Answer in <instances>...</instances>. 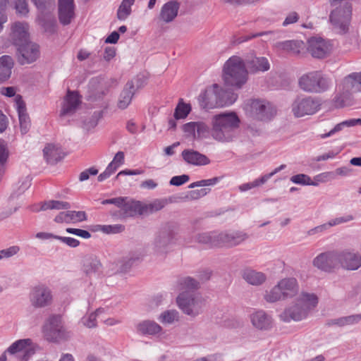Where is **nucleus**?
<instances>
[{"label": "nucleus", "mask_w": 361, "mask_h": 361, "mask_svg": "<svg viewBox=\"0 0 361 361\" xmlns=\"http://www.w3.org/2000/svg\"><path fill=\"white\" fill-rule=\"evenodd\" d=\"M248 235L240 231H224L217 233V247H232L246 240Z\"/></svg>", "instance_id": "4468645a"}, {"label": "nucleus", "mask_w": 361, "mask_h": 361, "mask_svg": "<svg viewBox=\"0 0 361 361\" xmlns=\"http://www.w3.org/2000/svg\"><path fill=\"white\" fill-rule=\"evenodd\" d=\"M32 341L30 338L20 339L14 342L6 351L11 355L17 354L23 361H27L34 354L31 348Z\"/></svg>", "instance_id": "6ab92c4d"}, {"label": "nucleus", "mask_w": 361, "mask_h": 361, "mask_svg": "<svg viewBox=\"0 0 361 361\" xmlns=\"http://www.w3.org/2000/svg\"><path fill=\"white\" fill-rule=\"evenodd\" d=\"M354 219V216L352 214H347L343 216H340L330 220L329 225L331 227L339 225L341 224L347 223Z\"/></svg>", "instance_id": "e2e57ef3"}, {"label": "nucleus", "mask_w": 361, "mask_h": 361, "mask_svg": "<svg viewBox=\"0 0 361 361\" xmlns=\"http://www.w3.org/2000/svg\"><path fill=\"white\" fill-rule=\"evenodd\" d=\"M318 304V298L314 293L302 292L297 298L295 304L286 309L281 314L285 322L290 319L300 321L306 318L309 312Z\"/></svg>", "instance_id": "7ed1b4c3"}, {"label": "nucleus", "mask_w": 361, "mask_h": 361, "mask_svg": "<svg viewBox=\"0 0 361 361\" xmlns=\"http://www.w3.org/2000/svg\"><path fill=\"white\" fill-rule=\"evenodd\" d=\"M68 224H75L87 220V214L83 211H68Z\"/></svg>", "instance_id": "603ef678"}, {"label": "nucleus", "mask_w": 361, "mask_h": 361, "mask_svg": "<svg viewBox=\"0 0 361 361\" xmlns=\"http://www.w3.org/2000/svg\"><path fill=\"white\" fill-rule=\"evenodd\" d=\"M74 0H59L58 16L61 24L68 25L75 17Z\"/></svg>", "instance_id": "aec40b11"}, {"label": "nucleus", "mask_w": 361, "mask_h": 361, "mask_svg": "<svg viewBox=\"0 0 361 361\" xmlns=\"http://www.w3.org/2000/svg\"><path fill=\"white\" fill-rule=\"evenodd\" d=\"M183 160L189 164L196 166H204L210 163L209 159L193 149H185L181 153Z\"/></svg>", "instance_id": "b1692460"}, {"label": "nucleus", "mask_w": 361, "mask_h": 361, "mask_svg": "<svg viewBox=\"0 0 361 361\" xmlns=\"http://www.w3.org/2000/svg\"><path fill=\"white\" fill-rule=\"evenodd\" d=\"M276 47L292 55H300L305 49V44L301 40H287L277 42Z\"/></svg>", "instance_id": "7c9ffc66"}, {"label": "nucleus", "mask_w": 361, "mask_h": 361, "mask_svg": "<svg viewBox=\"0 0 361 361\" xmlns=\"http://www.w3.org/2000/svg\"><path fill=\"white\" fill-rule=\"evenodd\" d=\"M219 99H232V101L231 103L228 104V105H231L233 104L235 100L237 99L238 95L235 94L232 90H224L221 88L219 86Z\"/></svg>", "instance_id": "052dcab7"}, {"label": "nucleus", "mask_w": 361, "mask_h": 361, "mask_svg": "<svg viewBox=\"0 0 361 361\" xmlns=\"http://www.w3.org/2000/svg\"><path fill=\"white\" fill-rule=\"evenodd\" d=\"M13 65L14 61L11 56L4 55L0 57V83L10 78Z\"/></svg>", "instance_id": "72a5a7b5"}, {"label": "nucleus", "mask_w": 361, "mask_h": 361, "mask_svg": "<svg viewBox=\"0 0 361 361\" xmlns=\"http://www.w3.org/2000/svg\"><path fill=\"white\" fill-rule=\"evenodd\" d=\"M219 85L214 84L212 88L206 90L200 94L198 97L200 106L202 109H214L228 106V104L232 101V99L225 100L219 99Z\"/></svg>", "instance_id": "9d476101"}, {"label": "nucleus", "mask_w": 361, "mask_h": 361, "mask_svg": "<svg viewBox=\"0 0 361 361\" xmlns=\"http://www.w3.org/2000/svg\"><path fill=\"white\" fill-rule=\"evenodd\" d=\"M97 227L106 233H117L123 231L124 229V226L119 224L114 226H97Z\"/></svg>", "instance_id": "680f3d73"}, {"label": "nucleus", "mask_w": 361, "mask_h": 361, "mask_svg": "<svg viewBox=\"0 0 361 361\" xmlns=\"http://www.w3.org/2000/svg\"><path fill=\"white\" fill-rule=\"evenodd\" d=\"M361 320V314H353L346 317H342L337 319H330L327 322L328 326L337 325L343 327L348 325H353L358 323Z\"/></svg>", "instance_id": "c9c22d12"}, {"label": "nucleus", "mask_w": 361, "mask_h": 361, "mask_svg": "<svg viewBox=\"0 0 361 361\" xmlns=\"http://www.w3.org/2000/svg\"><path fill=\"white\" fill-rule=\"evenodd\" d=\"M267 181V177L262 176L260 178L255 179L254 181L250 183H243L239 185L238 188L241 192H245L251 190L254 188L258 187L264 184Z\"/></svg>", "instance_id": "3c124183"}, {"label": "nucleus", "mask_w": 361, "mask_h": 361, "mask_svg": "<svg viewBox=\"0 0 361 361\" xmlns=\"http://www.w3.org/2000/svg\"><path fill=\"white\" fill-rule=\"evenodd\" d=\"M313 264L323 271H331L339 266L338 251L321 253L314 258Z\"/></svg>", "instance_id": "2eb2a0df"}, {"label": "nucleus", "mask_w": 361, "mask_h": 361, "mask_svg": "<svg viewBox=\"0 0 361 361\" xmlns=\"http://www.w3.org/2000/svg\"><path fill=\"white\" fill-rule=\"evenodd\" d=\"M264 299L269 302H275L281 300H285V298L281 292L279 285H276L269 291L266 292Z\"/></svg>", "instance_id": "c03bdc74"}, {"label": "nucleus", "mask_w": 361, "mask_h": 361, "mask_svg": "<svg viewBox=\"0 0 361 361\" xmlns=\"http://www.w3.org/2000/svg\"><path fill=\"white\" fill-rule=\"evenodd\" d=\"M142 255L138 252H131L119 259L116 263L117 272L127 273L130 269L142 261Z\"/></svg>", "instance_id": "412c9836"}, {"label": "nucleus", "mask_w": 361, "mask_h": 361, "mask_svg": "<svg viewBox=\"0 0 361 361\" xmlns=\"http://www.w3.org/2000/svg\"><path fill=\"white\" fill-rule=\"evenodd\" d=\"M135 0H123L117 11V18L120 20H126L131 13V6Z\"/></svg>", "instance_id": "58836bf2"}, {"label": "nucleus", "mask_w": 361, "mask_h": 361, "mask_svg": "<svg viewBox=\"0 0 361 361\" xmlns=\"http://www.w3.org/2000/svg\"><path fill=\"white\" fill-rule=\"evenodd\" d=\"M210 133L209 127L202 121L196 122L195 140H202L209 136Z\"/></svg>", "instance_id": "de8ad7c7"}, {"label": "nucleus", "mask_w": 361, "mask_h": 361, "mask_svg": "<svg viewBox=\"0 0 361 361\" xmlns=\"http://www.w3.org/2000/svg\"><path fill=\"white\" fill-rule=\"evenodd\" d=\"M80 104V100L78 93L68 90L65 97L60 115L65 116L73 114Z\"/></svg>", "instance_id": "393cba45"}, {"label": "nucleus", "mask_w": 361, "mask_h": 361, "mask_svg": "<svg viewBox=\"0 0 361 361\" xmlns=\"http://www.w3.org/2000/svg\"><path fill=\"white\" fill-rule=\"evenodd\" d=\"M174 228L173 225L167 224L157 233L153 243V250L157 255L164 257L168 252L175 238Z\"/></svg>", "instance_id": "6e6552de"}, {"label": "nucleus", "mask_w": 361, "mask_h": 361, "mask_svg": "<svg viewBox=\"0 0 361 361\" xmlns=\"http://www.w3.org/2000/svg\"><path fill=\"white\" fill-rule=\"evenodd\" d=\"M333 9L330 12L329 21L342 32L348 30L352 16L350 0H329Z\"/></svg>", "instance_id": "20e7f679"}, {"label": "nucleus", "mask_w": 361, "mask_h": 361, "mask_svg": "<svg viewBox=\"0 0 361 361\" xmlns=\"http://www.w3.org/2000/svg\"><path fill=\"white\" fill-rule=\"evenodd\" d=\"M252 325L260 330H267L271 327L272 319L265 312L257 311L251 315Z\"/></svg>", "instance_id": "c85d7f7f"}, {"label": "nucleus", "mask_w": 361, "mask_h": 361, "mask_svg": "<svg viewBox=\"0 0 361 361\" xmlns=\"http://www.w3.org/2000/svg\"><path fill=\"white\" fill-rule=\"evenodd\" d=\"M180 284L185 291H194L200 288V283L189 276L181 279Z\"/></svg>", "instance_id": "49530a36"}, {"label": "nucleus", "mask_w": 361, "mask_h": 361, "mask_svg": "<svg viewBox=\"0 0 361 361\" xmlns=\"http://www.w3.org/2000/svg\"><path fill=\"white\" fill-rule=\"evenodd\" d=\"M43 154L49 164H55L65 157L61 147L53 144L47 145L43 149Z\"/></svg>", "instance_id": "cd10ccee"}, {"label": "nucleus", "mask_w": 361, "mask_h": 361, "mask_svg": "<svg viewBox=\"0 0 361 361\" xmlns=\"http://www.w3.org/2000/svg\"><path fill=\"white\" fill-rule=\"evenodd\" d=\"M189 179H190V177L188 175L183 174L181 176H173L170 180V184L171 185L180 186V185L185 183L186 182H188L189 180Z\"/></svg>", "instance_id": "338daca9"}, {"label": "nucleus", "mask_w": 361, "mask_h": 361, "mask_svg": "<svg viewBox=\"0 0 361 361\" xmlns=\"http://www.w3.org/2000/svg\"><path fill=\"white\" fill-rule=\"evenodd\" d=\"M353 92L351 91H346L343 87V92L336 95L334 98L335 106L338 108L350 106L352 104V96Z\"/></svg>", "instance_id": "ea45409f"}, {"label": "nucleus", "mask_w": 361, "mask_h": 361, "mask_svg": "<svg viewBox=\"0 0 361 361\" xmlns=\"http://www.w3.org/2000/svg\"><path fill=\"white\" fill-rule=\"evenodd\" d=\"M360 124L361 125V118L357 119H350L345 121H343L337 125L331 130L329 133L321 135L322 138H326L333 135L334 133L341 131L344 127H351L355 125Z\"/></svg>", "instance_id": "a19ab883"}, {"label": "nucleus", "mask_w": 361, "mask_h": 361, "mask_svg": "<svg viewBox=\"0 0 361 361\" xmlns=\"http://www.w3.org/2000/svg\"><path fill=\"white\" fill-rule=\"evenodd\" d=\"M100 309H97L94 312L91 313L88 317H84L82 318L83 324L88 328H93L97 326V316L100 312Z\"/></svg>", "instance_id": "bf43d9fd"}, {"label": "nucleus", "mask_w": 361, "mask_h": 361, "mask_svg": "<svg viewBox=\"0 0 361 361\" xmlns=\"http://www.w3.org/2000/svg\"><path fill=\"white\" fill-rule=\"evenodd\" d=\"M40 23L46 32H54L56 21L54 16H47L42 17L40 18Z\"/></svg>", "instance_id": "8fccbe9b"}, {"label": "nucleus", "mask_w": 361, "mask_h": 361, "mask_svg": "<svg viewBox=\"0 0 361 361\" xmlns=\"http://www.w3.org/2000/svg\"><path fill=\"white\" fill-rule=\"evenodd\" d=\"M166 204L164 200L157 199L149 204H143L144 214H152L163 209Z\"/></svg>", "instance_id": "a18cd8bd"}, {"label": "nucleus", "mask_w": 361, "mask_h": 361, "mask_svg": "<svg viewBox=\"0 0 361 361\" xmlns=\"http://www.w3.org/2000/svg\"><path fill=\"white\" fill-rule=\"evenodd\" d=\"M195 241L207 245L209 247H217V233H202L196 235Z\"/></svg>", "instance_id": "4c0bfd02"}, {"label": "nucleus", "mask_w": 361, "mask_h": 361, "mask_svg": "<svg viewBox=\"0 0 361 361\" xmlns=\"http://www.w3.org/2000/svg\"><path fill=\"white\" fill-rule=\"evenodd\" d=\"M278 285L283 293L285 299L293 298L299 290L298 281L295 278H286L281 279Z\"/></svg>", "instance_id": "c756f323"}, {"label": "nucleus", "mask_w": 361, "mask_h": 361, "mask_svg": "<svg viewBox=\"0 0 361 361\" xmlns=\"http://www.w3.org/2000/svg\"><path fill=\"white\" fill-rule=\"evenodd\" d=\"M28 29L26 23L16 22L11 25L9 39L16 47L30 42Z\"/></svg>", "instance_id": "f3484780"}, {"label": "nucleus", "mask_w": 361, "mask_h": 361, "mask_svg": "<svg viewBox=\"0 0 361 361\" xmlns=\"http://www.w3.org/2000/svg\"><path fill=\"white\" fill-rule=\"evenodd\" d=\"M46 339L51 342H59L69 337L68 332L64 329L61 317L59 315L51 316L43 327Z\"/></svg>", "instance_id": "1a4fd4ad"}, {"label": "nucleus", "mask_w": 361, "mask_h": 361, "mask_svg": "<svg viewBox=\"0 0 361 361\" xmlns=\"http://www.w3.org/2000/svg\"><path fill=\"white\" fill-rule=\"evenodd\" d=\"M55 239L59 240L71 247H76L80 245V241L78 240L71 237H62L59 235L56 236Z\"/></svg>", "instance_id": "774afa93"}, {"label": "nucleus", "mask_w": 361, "mask_h": 361, "mask_svg": "<svg viewBox=\"0 0 361 361\" xmlns=\"http://www.w3.org/2000/svg\"><path fill=\"white\" fill-rule=\"evenodd\" d=\"M269 69V63L265 57L251 56L245 62L239 56H231L224 66V80L226 85L240 88L247 80V71L256 73Z\"/></svg>", "instance_id": "f257e3e1"}, {"label": "nucleus", "mask_w": 361, "mask_h": 361, "mask_svg": "<svg viewBox=\"0 0 361 361\" xmlns=\"http://www.w3.org/2000/svg\"><path fill=\"white\" fill-rule=\"evenodd\" d=\"M101 266L102 264L97 259L88 257L84 261L83 271L87 276L92 277L99 272Z\"/></svg>", "instance_id": "e433bc0d"}, {"label": "nucleus", "mask_w": 361, "mask_h": 361, "mask_svg": "<svg viewBox=\"0 0 361 361\" xmlns=\"http://www.w3.org/2000/svg\"><path fill=\"white\" fill-rule=\"evenodd\" d=\"M19 247L18 246H11L7 249L0 250V260L4 258H9L19 251Z\"/></svg>", "instance_id": "0e129e2a"}, {"label": "nucleus", "mask_w": 361, "mask_h": 361, "mask_svg": "<svg viewBox=\"0 0 361 361\" xmlns=\"http://www.w3.org/2000/svg\"><path fill=\"white\" fill-rule=\"evenodd\" d=\"M218 180L219 178L215 177L210 179L202 180L200 181L194 182L189 185V188L214 185L218 182Z\"/></svg>", "instance_id": "69168bd1"}, {"label": "nucleus", "mask_w": 361, "mask_h": 361, "mask_svg": "<svg viewBox=\"0 0 361 361\" xmlns=\"http://www.w3.org/2000/svg\"><path fill=\"white\" fill-rule=\"evenodd\" d=\"M180 4L175 0H171L163 5L159 18L166 23L172 22L178 16Z\"/></svg>", "instance_id": "4be33fe9"}, {"label": "nucleus", "mask_w": 361, "mask_h": 361, "mask_svg": "<svg viewBox=\"0 0 361 361\" xmlns=\"http://www.w3.org/2000/svg\"><path fill=\"white\" fill-rule=\"evenodd\" d=\"M16 105L18 114L20 131L22 134L28 132L30 128V120L28 114L26 113V106L25 102L22 100L21 97L18 95L16 97Z\"/></svg>", "instance_id": "bb28decb"}, {"label": "nucleus", "mask_w": 361, "mask_h": 361, "mask_svg": "<svg viewBox=\"0 0 361 361\" xmlns=\"http://www.w3.org/2000/svg\"><path fill=\"white\" fill-rule=\"evenodd\" d=\"M331 50L330 44L320 37H312L307 41V51L314 58L324 59Z\"/></svg>", "instance_id": "dca6fc26"}, {"label": "nucleus", "mask_w": 361, "mask_h": 361, "mask_svg": "<svg viewBox=\"0 0 361 361\" xmlns=\"http://www.w3.org/2000/svg\"><path fill=\"white\" fill-rule=\"evenodd\" d=\"M16 56L20 65L31 63L39 56V46L30 41L16 47Z\"/></svg>", "instance_id": "ddd939ff"}, {"label": "nucleus", "mask_w": 361, "mask_h": 361, "mask_svg": "<svg viewBox=\"0 0 361 361\" xmlns=\"http://www.w3.org/2000/svg\"><path fill=\"white\" fill-rule=\"evenodd\" d=\"M339 265L344 269L357 270L361 267V255L353 250L338 251Z\"/></svg>", "instance_id": "a211bd4d"}, {"label": "nucleus", "mask_w": 361, "mask_h": 361, "mask_svg": "<svg viewBox=\"0 0 361 361\" xmlns=\"http://www.w3.org/2000/svg\"><path fill=\"white\" fill-rule=\"evenodd\" d=\"M161 329L160 325L152 320H145L137 325V332L142 335H155Z\"/></svg>", "instance_id": "f704fd0d"}, {"label": "nucleus", "mask_w": 361, "mask_h": 361, "mask_svg": "<svg viewBox=\"0 0 361 361\" xmlns=\"http://www.w3.org/2000/svg\"><path fill=\"white\" fill-rule=\"evenodd\" d=\"M190 105L185 104L181 99L175 109L174 118L176 120L185 118L190 114Z\"/></svg>", "instance_id": "37998d69"}, {"label": "nucleus", "mask_w": 361, "mask_h": 361, "mask_svg": "<svg viewBox=\"0 0 361 361\" xmlns=\"http://www.w3.org/2000/svg\"><path fill=\"white\" fill-rule=\"evenodd\" d=\"M182 130L186 137H192L195 140L196 122H188L182 126Z\"/></svg>", "instance_id": "13d9d810"}, {"label": "nucleus", "mask_w": 361, "mask_h": 361, "mask_svg": "<svg viewBox=\"0 0 361 361\" xmlns=\"http://www.w3.org/2000/svg\"><path fill=\"white\" fill-rule=\"evenodd\" d=\"M136 92L135 86L133 80L128 81L121 91L118 101V107L121 109H126L131 103L132 99Z\"/></svg>", "instance_id": "a878e982"}, {"label": "nucleus", "mask_w": 361, "mask_h": 361, "mask_svg": "<svg viewBox=\"0 0 361 361\" xmlns=\"http://www.w3.org/2000/svg\"><path fill=\"white\" fill-rule=\"evenodd\" d=\"M102 117V111H95L88 119H85L83 121V127L85 129L89 130L94 128L99 118Z\"/></svg>", "instance_id": "5fc2aeb1"}, {"label": "nucleus", "mask_w": 361, "mask_h": 361, "mask_svg": "<svg viewBox=\"0 0 361 361\" xmlns=\"http://www.w3.org/2000/svg\"><path fill=\"white\" fill-rule=\"evenodd\" d=\"M176 302L184 314L192 317L202 313L204 307V299L194 291H183Z\"/></svg>", "instance_id": "423d86ee"}, {"label": "nucleus", "mask_w": 361, "mask_h": 361, "mask_svg": "<svg viewBox=\"0 0 361 361\" xmlns=\"http://www.w3.org/2000/svg\"><path fill=\"white\" fill-rule=\"evenodd\" d=\"M240 119L234 112L215 115L212 118V137L221 142H231L237 135Z\"/></svg>", "instance_id": "f03ea898"}, {"label": "nucleus", "mask_w": 361, "mask_h": 361, "mask_svg": "<svg viewBox=\"0 0 361 361\" xmlns=\"http://www.w3.org/2000/svg\"><path fill=\"white\" fill-rule=\"evenodd\" d=\"M343 86L346 91L354 93L361 92V72L353 73L346 76L343 81Z\"/></svg>", "instance_id": "473e14b6"}, {"label": "nucleus", "mask_w": 361, "mask_h": 361, "mask_svg": "<svg viewBox=\"0 0 361 361\" xmlns=\"http://www.w3.org/2000/svg\"><path fill=\"white\" fill-rule=\"evenodd\" d=\"M241 276L247 283L256 286L262 285L267 280L264 273L249 268L243 269Z\"/></svg>", "instance_id": "2f4dec72"}, {"label": "nucleus", "mask_w": 361, "mask_h": 361, "mask_svg": "<svg viewBox=\"0 0 361 361\" xmlns=\"http://www.w3.org/2000/svg\"><path fill=\"white\" fill-rule=\"evenodd\" d=\"M14 8L18 15L25 16L29 13L28 3L27 0H14Z\"/></svg>", "instance_id": "6e6d98bb"}, {"label": "nucleus", "mask_w": 361, "mask_h": 361, "mask_svg": "<svg viewBox=\"0 0 361 361\" xmlns=\"http://www.w3.org/2000/svg\"><path fill=\"white\" fill-rule=\"evenodd\" d=\"M319 100L312 97L297 98L292 104V111L295 117L315 114L320 107Z\"/></svg>", "instance_id": "9b49d317"}, {"label": "nucleus", "mask_w": 361, "mask_h": 361, "mask_svg": "<svg viewBox=\"0 0 361 361\" xmlns=\"http://www.w3.org/2000/svg\"><path fill=\"white\" fill-rule=\"evenodd\" d=\"M51 290L44 285L35 286L30 293V301L35 308H42L50 305L52 302Z\"/></svg>", "instance_id": "f8f14e48"}, {"label": "nucleus", "mask_w": 361, "mask_h": 361, "mask_svg": "<svg viewBox=\"0 0 361 361\" xmlns=\"http://www.w3.org/2000/svg\"><path fill=\"white\" fill-rule=\"evenodd\" d=\"M159 319L162 323L172 324L178 320V312L174 310H166L161 314Z\"/></svg>", "instance_id": "09e8293b"}, {"label": "nucleus", "mask_w": 361, "mask_h": 361, "mask_svg": "<svg viewBox=\"0 0 361 361\" xmlns=\"http://www.w3.org/2000/svg\"><path fill=\"white\" fill-rule=\"evenodd\" d=\"M244 109L247 116L259 121L270 120L276 114V109L271 104L261 99L248 100Z\"/></svg>", "instance_id": "0eeeda50"}, {"label": "nucleus", "mask_w": 361, "mask_h": 361, "mask_svg": "<svg viewBox=\"0 0 361 361\" xmlns=\"http://www.w3.org/2000/svg\"><path fill=\"white\" fill-rule=\"evenodd\" d=\"M290 180L294 183L303 185H317V183L312 181L310 176L303 173L293 176Z\"/></svg>", "instance_id": "864d4df0"}, {"label": "nucleus", "mask_w": 361, "mask_h": 361, "mask_svg": "<svg viewBox=\"0 0 361 361\" xmlns=\"http://www.w3.org/2000/svg\"><path fill=\"white\" fill-rule=\"evenodd\" d=\"M40 209L45 211L47 209H68L71 208V204L68 202L59 200H49L41 203Z\"/></svg>", "instance_id": "79ce46f5"}, {"label": "nucleus", "mask_w": 361, "mask_h": 361, "mask_svg": "<svg viewBox=\"0 0 361 361\" xmlns=\"http://www.w3.org/2000/svg\"><path fill=\"white\" fill-rule=\"evenodd\" d=\"M331 80L321 71H312L302 75L298 85L303 91L310 93H322L331 86Z\"/></svg>", "instance_id": "39448f33"}, {"label": "nucleus", "mask_w": 361, "mask_h": 361, "mask_svg": "<svg viewBox=\"0 0 361 361\" xmlns=\"http://www.w3.org/2000/svg\"><path fill=\"white\" fill-rule=\"evenodd\" d=\"M124 197L126 200L120 208L124 217H133L137 214H144L143 204L140 202L133 200L128 197Z\"/></svg>", "instance_id": "5701e85b"}, {"label": "nucleus", "mask_w": 361, "mask_h": 361, "mask_svg": "<svg viewBox=\"0 0 361 361\" xmlns=\"http://www.w3.org/2000/svg\"><path fill=\"white\" fill-rule=\"evenodd\" d=\"M34 5L41 11H44L55 6L54 0H31Z\"/></svg>", "instance_id": "4d7b16f0"}]
</instances>
